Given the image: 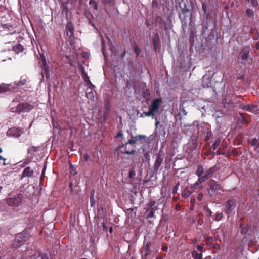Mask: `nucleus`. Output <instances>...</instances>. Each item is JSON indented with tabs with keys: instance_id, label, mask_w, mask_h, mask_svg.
Segmentation results:
<instances>
[{
	"instance_id": "de8ad7c7",
	"label": "nucleus",
	"mask_w": 259,
	"mask_h": 259,
	"mask_svg": "<svg viewBox=\"0 0 259 259\" xmlns=\"http://www.w3.org/2000/svg\"><path fill=\"white\" fill-rule=\"evenodd\" d=\"M178 186H176L174 189H173V193H176L177 191V189H178Z\"/></svg>"
},
{
	"instance_id": "49530a36",
	"label": "nucleus",
	"mask_w": 259,
	"mask_h": 259,
	"mask_svg": "<svg viewBox=\"0 0 259 259\" xmlns=\"http://www.w3.org/2000/svg\"><path fill=\"white\" fill-rule=\"evenodd\" d=\"M83 158L85 161H87L89 158V155L87 154H85L83 156Z\"/></svg>"
},
{
	"instance_id": "c756f323",
	"label": "nucleus",
	"mask_w": 259,
	"mask_h": 259,
	"mask_svg": "<svg viewBox=\"0 0 259 259\" xmlns=\"http://www.w3.org/2000/svg\"><path fill=\"white\" fill-rule=\"evenodd\" d=\"M84 76L85 82L92 86V85L90 81L89 77L87 76V74L85 73H84Z\"/></svg>"
},
{
	"instance_id": "13d9d810",
	"label": "nucleus",
	"mask_w": 259,
	"mask_h": 259,
	"mask_svg": "<svg viewBox=\"0 0 259 259\" xmlns=\"http://www.w3.org/2000/svg\"><path fill=\"white\" fill-rule=\"evenodd\" d=\"M196 242H197V241H196V239H194V240H193V243H196Z\"/></svg>"
},
{
	"instance_id": "774afa93",
	"label": "nucleus",
	"mask_w": 259,
	"mask_h": 259,
	"mask_svg": "<svg viewBox=\"0 0 259 259\" xmlns=\"http://www.w3.org/2000/svg\"><path fill=\"white\" fill-rule=\"evenodd\" d=\"M2 187L0 186V191L2 190Z\"/></svg>"
},
{
	"instance_id": "7c9ffc66",
	"label": "nucleus",
	"mask_w": 259,
	"mask_h": 259,
	"mask_svg": "<svg viewBox=\"0 0 259 259\" xmlns=\"http://www.w3.org/2000/svg\"><path fill=\"white\" fill-rule=\"evenodd\" d=\"M248 1L249 2H250L251 5L254 7H256L258 5L257 0H248Z\"/></svg>"
},
{
	"instance_id": "9d476101",
	"label": "nucleus",
	"mask_w": 259,
	"mask_h": 259,
	"mask_svg": "<svg viewBox=\"0 0 259 259\" xmlns=\"http://www.w3.org/2000/svg\"><path fill=\"white\" fill-rule=\"evenodd\" d=\"M27 236L26 232H21L17 234L15 238V241L20 244L26 240Z\"/></svg>"
},
{
	"instance_id": "393cba45",
	"label": "nucleus",
	"mask_w": 259,
	"mask_h": 259,
	"mask_svg": "<svg viewBox=\"0 0 259 259\" xmlns=\"http://www.w3.org/2000/svg\"><path fill=\"white\" fill-rule=\"evenodd\" d=\"M220 143V140L219 139H217L212 145V147H213V150H215L217 148V147L219 145Z\"/></svg>"
},
{
	"instance_id": "3c124183",
	"label": "nucleus",
	"mask_w": 259,
	"mask_h": 259,
	"mask_svg": "<svg viewBox=\"0 0 259 259\" xmlns=\"http://www.w3.org/2000/svg\"><path fill=\"white\" fill-rule=\"evenodd\" d=\"M122 135V133L119 132V133H118L117 134V136H116V137H119L121 136Z\"/></svg>"
},
{
	"instance_id": "cd10ccee",
	"label": "nucleus",
	"mask_w": 259,
	"mask_h": 259,
	"mask_svg": "<svg viewBox=\"0 0 259 259\" xmlns=\"http://www.w3.org/2000/svg\"><path fill=\"white\" fill-rule=\"evenodd\" d=\"M89 4L92 6L94 9L97 10L98 9L97 4L94 0H90Z\"/></svg>"
},
{
	"instance_id": "4be33fe9",
	"label": "nucleus",
	"mask_w": 259,
	"mask_h": 259,
	"mask_svg": "<svg viewBox=\"0 0 259 259\" xmlns=\"http://www.w3.org/2000/svg\"><path fill=\"white\" fill-rule=\"evenodd\" d=\"M153 45L155 49L159 47V41L158 36H156L153 39Z\"/></svg>"
},
{
	"instance_id": "f257e3e1",
	"label": "nucleus",
	"mask_w": 259,
	"mask_h": 259,
	"mask_svg": "<svg viewBox=\"0 0 259 259\" xmlns=\"http://www.w3.org/2000/svg\"><path fill=\"white\" fill-rule=\"evenodd\" d=\"M23 198V195L21 194H19L8 199L7 201L9 205L12 207H17L19 206L22 203Z\"/></svg>"
},
{
	"instance_id": "a18cd8bd",
	"label": "nucleus",
	"mask_w": 259,
	"mask_h": 259,
	"mask_svg": "<svg viewBox=\"0 0 259 259\" xmlns=\"http://www.w3.org/2000/svg\"><path fill=\"white\" fill-rule=\"evenodd\" d=\"M135 53H136L137 55H138V54H139V52H140V50H139V49H138V48L137 47H135Z\"/></svg>"
},
{
	"instance_id": "5fc2aeb1",
	"label": "nucleus",
	"mask_w": 259,
	"mask_h": 259,
	"mask_svg": "<svg viewBox=\"0 0 259 259\" xmlns=\"http://www.w3.org/2000/svg\"><path fill=\"white\" fill-rule=\"evenodd\" d=\"M137 137H139V138H144L145 136H142V135H138L137 136L136 138L137 139Z\"/></svg>"
},
{
	"instance_id": "4d7b16f0",
	"label": "nucleus",
	"mask_w": 259,
	"mask_h": 259,
	"mask_svg": "<svg viewBox=\"0 0 259 259\" xmlns=\"http://www.w3.org/2000/svg\"><path fill=\"white\" fill-rule=\"evenodd\" d=\"M28 163H29L28 161H24V163H23L24 166L25 165H27V164H28Z\"/></svg>"
},
{
	"instance_id": "603ef678",
	"label": "nucleus",
	"mask_w": 259,
	"mask_h": 259,
	"mask_svg": "<svg viewBox=\"0 0 259 259\" xmlns=\"http://www.w3.org/2000/svg\"><path fill=\"white\" fill-rule=\"evenodd\" d=\"M195 199H191V204H192V205H193V204H194V203H195Z\"/></svg>"
},
{
	"instance_id": "5701e85b",
	"label": "nucleus",
	"mask_w": 259,
	"mask_h": 259,
	"mask_svg": "<svg viewBox=\"0 0 259 259\" xmlns=\"http://www.w3.org/2000/svg\"><path fill=\"white\" fill-rule=\"evenodd\" d=\"M9 86L8 84H3L0 85V92H5L9 90Z\"/></svg>"
},
{
	"instance_id": "69168bd1",
	"label": "nucleus",
	"mask_w": 259,
	"mask_h": 259,
	"mask_svg": "<svg viewBox=\"0 0 259 259\" xmlns=\"http://www.w3.org/2000/svg\"><path fill=\"white\" fill-rule=\"evenodd\" d=\"M158 123H159V122H157L156 123V125H157Z\"/></svg>"
},
{
	"instance_id": "58836bf2",
	"label": "nucleus",
	"mask_w": 259,
	"mask_h": 259,
	"mask_svg": "<svg viewBox=\"0 0 259 259\" xmlns=\"http://www.w3.org/2000/svg\"><path fill=\"white\" fill-rule=\"evenodd\" d=\"M135 175V171L133 169H130L129 171V177L130 178H132Z\"/></svg>"
},
{
	"instance_id": "aec40b11",
	"label": "nucleus",
	"mask_w": 259,
	"mask_h": 259,
	"mask_svg": "<svg viewBox=\"0 0 259 259\" xmlns=\"http://www.w3.org/2000/svg\"><path fill=\"white\" fill-rule=\"evenodd\" d=\"M192 192L191 191H190L187 188H185L182 194V195L183 197L186 198L187 197H188L191 194Z\"/></svg>"
},
{
	"instance_id": "8fccbe9b",
	"label": "nucleus",
	"mask_w": 259,
	"mask_h": 259,
	"mask_svg": "<svg viewBox=\"0 0 259 259\" xmlns=\"http://www.w3.org/2000/svg\"><path fill=\"white\" fill-rule=\"evenodd\" d=\"M135 151H126L125 153L128 154H133Z\"/></svg>"
},
{
	"instance_id": "423d86ee",
	"label": "nucleus",
	"mask_w": 259,
	"mask_h": 259,
	"mask_svg": "<svg viewBox=\"0 0 259 259\" xmlns=\"http://www.w3.org/2000/svg\"><path fill=\"white\" fill-rule=\"evenodd\" d=\"M163 160V156L162 154L159 153L156 158V160L155 161L154 169L155 171H157L160 165H161Z\"/></svg>"
},
{
	"instance_id": "052dcab7",
	"label": "nucleus",
	"mask_w": 259,
	"mask_h": 259,
	"mask_svg": "<svg viewBox=\"0 0 259 259\" xmlns=\"http://www.w3.org/2000/svg\"><path fill=\"white\" fill-rule=\"evenodd\" d=\"M0 259H4V257H2V256L0 255Z\"/></svg>"
},
{
	"instance_id": "72a5a7b5",
	"label": "nucleus",
	"mask_w": 259,
	"mask_h": 259,
	"mask_svg": "<svg viewBox=\"0 0 259 259\" xmlns=\"http://www.w3.org/2000/svg\"><path fill=\"white\" fill-rule=\"evenodd\" d=\"M144 251L150 252V243H147L144 249L142 250V252H144Z\"/></svg>"
},
{
	"instance_id": "f03ea898",
	"label": "nucleus",
	"mask_w": 259,
	"mask_h": 259,
	"mask_svg": "<svg viewBox=\"0 0 259 259\" xmlns=\"http://www.w3.org/2000/svg\"><path fill=\"white\" fill-rule=\"evenodd\" d=\"M22 132L21 130L16 127L9 128L7 132L8 136L18 138L20 136Z\"/></svg>"
},
{
	"instance_id": "7ed1b4c3",
	"label": "nucleus",
	"mask_w": 259,
	"mask_h": 259,
	"mask_svg": "<svg viewBox=\"0 0 259 259\" xmlns=\"http://www.w3.org/2000/svg\"><path fill=\"white\" fill-rule=\"evenodd\" d=\"M249 52L250 49L249 47H244L242 49L238 57V59H241L242 61L241 63H243V61H246L248 58Z\"/></svg>"
},
{
	"instance_id": "412c9836",
	"label": "nucleus",
	"mask_w": 259,
	"mask_h": 259,
	"mask_svg": "<svg viewBox=\"0 0 259 259\" xmlns=\"http://www.w3.org/2000/svg\"><path fill=\"white\" fill-rule=\"evenodd\" d=\"M154 114L151 111L150 109L148 112H145L143 114L141 115V117H144V116H152L153 118L154 116Z\"/></svg>"
},
{
	"instance_id": "c03bdc74",
	"label": "nucleus",
	"mask_w": 259,
	"mask_h": 259,
	"mask_svg": "<svg viewBox=\"0 0 259 259\" xmlns=\"http://www.w3.org/2000/svg\"><path fill=\"white\" fill-rule=\"evenodd\" d=\"M135 141L133 140H129L126 143V144H135Z\"/></svg>"
},
{
	"instance_id": "ddd939ff",
	"label": "nucleus",
	"mask_w": 259,
	"mask_h": 259,
	"mask_svg": "<svg viewBox=\"0 0 259 259\" xmlns=\"http://www.w3.org/2000/svg\"><path fill=\"white\" fill-rule=\"evenodd\" d=\"M192 255L194 259H202V253L196 250H194Z\"/></svg>"
},
{
	"instance_id": "2eb2a0df",
	"label": "nucleus",
	"mask_w": 259,
	"mask_h": 259,
	"mask_svg": "<svg viewBox=\"0 0 259 259\" xmlns=\"http://www.w3.org/2000/svg\"><path fill=\"white\" fill-rule=\"evenodd\" d=\"M14 50L17 53L22 52L24 50L23 46L21 44H17L13 47Z\"/></svg>"
},
{
	"instance_id": "338daca9",
	"label": "nucleus",
	"mask_w": 259,
	"mask_h": 259,
	"mask_svg": "<svg viewBox=\"0 0 259 259\" xmlns=\"http://www.w3.org/2000/svg\"><path fill=\"white\" fill-rule=\"evenodd\" d=\"M193 207H194V206H193V205L191 206V209H192V208H193Z\"/></svg>"
},
{
	"instance_id": "680f3d73",
	"label": "nucleus",
	"mask_w": 259,
	"mask_h": 259,
	"mask_svg": "<svg viewBox=\"0 0 259 259\" xmlns=\"http://www.w3.org/2000/svg\"><path fill=\"white\" fill-rule=\"evenodd\" d=\"M0 259H4V257H2V256L0 255Z\"/></svg>"
},
{
	"instance_id": "4468645a",
	"label": "nucleus",
	"mask_w": 259,
	"mask_h": 259,
	"mask_svg": "<svg viewBox=\"0 0 259 259\" xmlns=\"http://www.w3.org/2000/svg\"><path fill=\"white\" fill-rule=\"evenodd\" d=\"M31 259H48V257L46 255H41L37 252L32 255Z\"/></svg>"
},
{
	"instance_id": "dca6fc26",
	"label": "nucleus",
	"mask_w": 259,
	"mask_h": 259,
	"mask_svg": "<svg viewBox=\"0 0 259 259\" xmlns=\"http://www.w3.org/2000/svg\"><path fill=\"white\" fill-rule=\"evenodd\" d=\"M214 172V168L211 167L205 171L204 175L208 179V178L212 176Z\"/></svg>"
},
{
	"instance_id": "0eeeda50",
	"label": "nucleus",
	"mask_w": 259,
	"mask_h": 259,
	"mask_svg": "<svg viewBox=\"0 0 259 259\" xmlns=\"http://www.w3.org/2000/svg\"><path fill=\"white\" fill-rule=\"evenodd\" d=\"M32 108V106L27 103H22L17 106L16 111L18 112H27L30 110Z\"/></svg>"
},
{
	"instance_id": "1a4fd4ad",
	"label": "nucleus",
	"mask_w": 259,
	"mask_h": 259,
	"mask_svg": "<svg viewBox=\"0 0 259 259\" xmlns=\"http://www.w3.org/2000/svg\"><path fill=\"white\" fill-rule=\"evenodd\" d=\"M221 190V187L219 185L214 183L212 184L209 189L208 190V193L210 195H212L215 194L220 193L219 191Z\"/></svg>"
},
{
	"instance_id": "f704fd0d",
	"label": "nucleus",
	"mask_w": 259,
	"mask_h": 259,
	"mask_svg": "<svg viewBox=\"0 0 259 259\" xmlns=\"http://www.w3.org/2000/svg\"><path fill=\"white\" fill-rule=\"evenodd\" d=\"M203 247H204L203 244H202L200 245H198L197 247V250L196 251H198L202 253Z\"/></svg>"
},
{
	"instance_id": "bf43d9fd",
	"label": "nucleus",
	"mask_w": 259,
	"mask_h": 259,
	"mask_svg": "<svg viewBox=\"0 0 259 259\" xmlns=\"http://www.w3.org/2000/svg\"><path fill=\"white\" fill-rule=\"evenodd\" d=\"M193 145H194V146H195V144H196V142H195L194 140H193Z\"/></svg>"
},
{
	"instance_id": "a211bd4d",
	"label": "nucleus",
	"mask_w": 259,
	"mask_h": 259,
	"mask_svg": "<svg viewBox=\"0 0 259 259\" xmlns=\"http://www.w3.org/2000/svg\"><path fill=\"white\" fill-rule=\"evenodd\" d=\"M27 82V78L26 77L23 76L21 77L19 81L15 82V84L18 86L24 85Z\"/></svg>"
},
{
	"instance_id": "c9c22d12",
	"label": "nucleus",
	"mask_w": 259,
	"mask_h": 259,
	"mask_svg": "<svg viewBox=\"0 0 259 259\" xmlns=\"http://www.w3.org/2000/svg\"><path fill=\"white\" fill-rule=\"evenodd\" d=\"M90 203H91V206L92 207L94 206L95 204V200L94 199V196L91 197L90 198Z\"/></svg>"
},
{
	"instance_id": "6e6d98bb",
	"label": "nucleus",
	"mask_w": 259,
	"mask_h": 259,
	"mask_svg": "<svg viewBox=\"0 0 259 259\" xmlns=\"http://www.w3.org/2000/svg\"><path fill=\"white\" fill-rule=\"evenodd\" d=\"M162 249L163 250L165 251V250H166L167 249V247H166V246H163Z\"/></svg>"
},
{
	"instance_id": "f8f14e48",
	"label": "nucleus",
	"mask_w": 259,
	"mask_h": 259,
	"mask_svg": "<svg viewBox=\"0 0 259 259\" xmlns=\"http://www.w3.org/2000/svg\"><path fill=\"white\" fill-rule=\"evenodd\" d=\"M66 34L67 35L71 38L73 36V28L72 24L68 23L66 26Z\"/></svg>"
},
{
	"instance_id": "b1692460",
	"label": "nucleus",
	"mask_w": 259,
	"mask_h": 259,
	"mask_svg": "<svg viewBox=\"0 0 259 259\" xmlns=\"http://www.w3.org/2000/svg\"><path fill=\"white\" fill-rule=\"evenodd\" d=\"M87 98L91 100H94V93L86 92Z\"/></svg>"
},
{
	"instance_id": "09e8293b",
	"label": "nucleus",
	"mask_w": 259,
	"mask_h": 259,
	"mask_svg": "<svg viewBox=\"0 0 259 259\" xmlns=\"http://www.w3.org/2000/svg\"><path fill=\"white\" fill-rule=\"evenodd\" d=\"M182 113L184 114V115H187V112L186 111V110L184 109V108H182Z\"/></svg>"
},
{
	"instance_id": "37998d69",
	"label": "nucleus",
	"mask_w": 259,
	"mask_h": 259,
	"mask_svg": "<svg viewBox=\"0 0 259 259\" xmlns=\"http://www.w3.org/2000/svg\"><path fill=\"white\" fill-rule=\"evenodd\" d=\"M2 151V148H0V153H1ZM0 160H3L4 161V165H5L6 164L5 163V161L6 160V159L3 158V157H2L1 155H0Z\"/></svg>"
},
{
	"instance_id": "ea45409f",
	"label": "nucleus",
	"mask_w": 259,
	"mask_h": 259,
	"mask_svg": "<svg viewBox=\"0 0 259 259\" xmlns=\"http://www.w3.org/2000/svg\"><path fill=\"white\" fill-rule=\"evenodd\" d=\"M202 9H203V11H204V12L206 13L207 12V7L204 3H203L202 4Z\"/></svg>"
},
{
	"instance_id": "9b49d317",
	"label": "nucleus",
	"mask_w": 259,
	"mask_h": 259,
	"mask_svg": "<svg viewBox=\"0 0 259 259\" xmlns=\"http://www.w3.org/2000/svg\"><path fill=\"white\" fill-rule=\"evenodd\" d=\"M33 174V170L31 169L30 167H27L22 173L21 177L22 178L29 177L32 176Z\"/></svg>"
},
{
	"instance_id": "20e7f679",
	"label": "nucleus",
	"mask_w": 259,
	"mask_h": 259,
	"mask_svg": "<svg viewBox=\"0 0 259 259\" xmlns=\"http://www.w3.org/2000/svg\"><path fill=\"white\" fill-rule=\"evenodd\" d=\"M161 99L157 98L153 101L151 103V108L149 109L155 114L160 107Z\"/></svg>"
},
{
	"instance_id": "bb28decb",
	"label": "nucleus",
	"mask_w": 259,
	"mask_h": 259,
	"mask_svg": "<svg viewBox=\"0 0 259 259\" xmlns=\"http://www.w3.org/2000/svg\"><path fill=\"white\" fill-rule=\"evenodd\" d=\"M246 14L249 17H252L254 16V12L250 9H248L246 10Z\"/></svg>"
},
{
	"instance_id": "79ce46f5",
	"label": "nucleus",
	"mask_w": 259,
	"mask_h": 259,
	"mask_svg": "<svg viewBox=\"0 0 259 259\" xmlns=\"http://www.w3.org/2000/svg\"><path fill=\"white\" fill-rule=\"evenodd\" d=\"M154 210H153V209L152 208L151 210H150V213H149V216L150 217H154Z\"/></svg>"
},
{
	"instance_id": "39448f33",
	"label": "nucleus",
	"mask_w": 259,
	"mask_h": 259,
	"mask_svg": "<svg viewBox=\"0 0 259 259\" xmlns=\"http://www.w3.org/2000/svg\"><path fill=\"white\" fill-rule=\"evenodd\" d=\"M243 109L256 114H259V107L257 105L248 104L244 106Z\"/></svg>"
},
{
	"instance_id": "6e6552de",
	"label": "nucleus",
	"mask_w": 259,
	"mask_h": 259,
	"mask_svg": "<svg viewBox=\"0 0 259 259\" xmlns=\"http://www.w3.org/2000/svg\"><path fill=\"white\" fill-rule=\"evenodd\" d=\"M235 207L234 201L232 200H228L225 205V212L226 213H230Z\"/></svg>"
},
{
	"instance_id": "c85d7f7f",
	"label": "nucleus",
	"mask_w": 259,
	"mask_h": 259,
	"mask_svg": "<svg viewBox=\"0 0 259 259\" xmlns=\"http://www.w3.org/2000/svg\"><path fill=\"white\" fill-rule=\"evenodd\" d=\"M250 144L252 146H255L258 145V142L256 138H254L250 142Z\"/></svg>"
},
{
	"instance_id": "a19ab883",
	"label": "nucleus",
	"mask_w": 259,
	"mask_h": 259,
	"mask_svg": "<svg viewBox=\"0 0 259 259\" xmlns=\"http://www.w3.org/2000/svg\"><path fill=\"white\" fill-rule=\"evenodd\" d=\"M86 92H90V93H93V92H93V89H92V88L91 87V85H90V87H88V88H87Z\"/></svg>"
},
{
	"instance_id": "2f4dec72",
	"label": "nucleus",
	"mask_w": 259,
	"mask_h": 259,
	"mask_svg": "<svg viewBox=\"0 0 259 259\" xmlns=\"http://www.w3.org/2000/svg\"><path fill=\"white\" fill-rule=\"evenodd\" d=\"M2 27L4 29L11 30V29L12 28V26L8 24L3 25Z\"/></svg>"
},
{
	"instance_id": "0e129e2a",
	"label": "nucleus",
	"mask_w": 259,
	"mask_h": 259,
	"mask_svg": "<svg viewBox=\"0 0 259 259\" xmlns=\"http://www.w3.org/2000/svg\"><path fill=\"white\" fill-rule=\"evenodd\" d=\"M102 52H103V54L104 55V51L103 49L102 50Z\"/></svg>"
},
{
	"instance_id": "864d4df0",
	"label": "nucleus",
	"mask_w": 259,
	"mask_h": 259,
	"mask_svg": "<svg viewBox=\"0 0 259 259\" xmlns=\"http://www.w3.org/2000/svg\"><path fill=\"white\" fill-rule=\"evenodd\" d=\"M198 198H201L202 197V196H203V195H202V194L200 193V194H198Z\"/></svg>"
},
{
	"instance_id": "e2e57ef3",
	"label": "nucleus",
	"mask_w": 259,
	"mask_h": 259,
	"mask_svg": "<svg viewBox=\"0 0 259 259\" xmlns=\"http://www.w3.org/2000/svg\"><path fill=\"white\" fill-rule=\"evenodd\" d=\"M256 48H257V49H258V48H259L258 46L257 45H256Z\"/></svg>"
},
{
	"instance_id": "6ab92c4d",
	"label": "nucleus",
	"mask_w": 259,
	"mask_h": 259,
	"mask_svg": "<svg viewBox=\"0 0 259 259\" xmlns=\"http://www.w3.org/2000/svg\"><path fill=\"white\" fill-rule=\"evenodd\" d=\"M204 172V170L202 166L199 165L196 171V175L197 176H201Z\"/></svg>"
},
{
	"instance_id": "a878e982",
	"label": "nucleus",
	"mask_w": 259,
	"mask_h": 259,
	"mask_svg": "<svg viewBox=\"0 0 259 259\" xmlns=\"http://www.w3.org/2000/svg\"><path fill=\"white\" fill-rule=\"evenodd\" d=\"M44 69L46 72L47 74L49 72V67L47 65L46 61L44 58H42Z\"/></svg>"
},
{
	"instance_id": "e433bc0d",
	"label": "nucleus",
	"mask_w": 259,
	"mask_h": 259,
	"mask_svg": "<svg viewBox=\"0 0 259 259\" xmlns=\"http://www.w3.org/2000/svg\"><path fill=\"white\" fill-rule=\"evenodd\" d=\"M150 252L144 251L142 252V257L144 259H146L147 256L149 254Z\"/></svg>"
},
{
	"instance_id": "f3484780",
	"label": "nucleus",
	"mask_w": 259,
	"mask_h": 259,
	"mask_svg": "<svg viewBox=\"0 0 259 259\" xmlns=\"http://www.w3.org/2000/svg\"><path fill=\"white\" fill-rule=\"evenodd\" d=\"M199 177L197 181L194 184V186H198L200 184L205 181L207 178L204 176L201 175V176H198Z\"/></svg>"
},
{
	"instance_id": "4c0bfd02",
	"label": "nucleus",
	"mask_w": 259,
	"mask_h": 259,
	"mask_svg": "<svg viewBox=\"0 0 259 259\" xmlns=\"http://www.w3.org/2000/svg\"><path fill=\"white\" fill-rule=\"evenodd\" d=\"M248 228L247 227H243L241 229V232L242 234H246L248 231Z\"/></svg>"
},
{
	"instance_id": "473e14b6",
	"label": "nucleus",
	"mask_w": 259,
	"mask_h": 259,
	"mask_svg": "<svg viewBox=\"0 0 259 259\" xmlns=\"http://www.w3.org/2000/svg\"><path fill=\"white\" fill-rule=\"evenodd\" d=\"M223 217V214L222 213H219L216 214L215 220L217 221H220Z\"/></svg>"
}]
</instances>
